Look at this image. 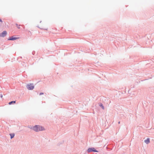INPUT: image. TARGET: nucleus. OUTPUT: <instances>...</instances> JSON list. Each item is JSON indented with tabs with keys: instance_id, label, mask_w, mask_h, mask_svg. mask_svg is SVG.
Here are the masks:
<instances>
[{
	"instance_id": "2",
	"label": "nucleus",
	"mask_w": 154,
	"mask_h": 154,
	"mask_svg": "<svg viewBox=\"0 0 154 154\" xmlns=\"http://www.w3.org/2000/svg\"><path fill=\"white\" fill-rule=\"evenodd\" d=\"M32 129L35 131L38 132L45 130L44 128L39 125H35L32 128Z\"/></svg>"
},
{
	"instance_id": "9",
	"label": "nucleus",
	"mask_w": 154,
	"mask_h": 154,
	"mask_svg": "<svg viewBox=\"0 0 154 154\" xmlns=\"http://www.w3.org/2000/svg\"><path fill=\"white\" fill-rule=\"evenodd\" d=\"M15 103H16V101H11V102H10L9 103V104L11 105V104L12 103H14V104Z\"/></svg>"
},
{
	"instance_id": "12",
	"label": "nucleus",
	"mask_w": 154,
	"mask_h": 154,
	"mask_svg": "<svg viewBox=\"0 0 154 154\" xmlns=\"http://www.w3.org/2000/svg\"><path fill=\"white\" fill-rule=\"evenodd\" d=\"M44 93H40V95H42V94H43Z\"/></svg>"
},
{
	"instance_id": "5",
	"label": "nucleus",
	"mask_w": 154,
	"mask_h": 154,
	"mask_svg": "<svg viewBox=\"0 0 154 154\" xmlns=\"http://www.w3.org/2000/svg\"><path fill=\"white\" fill-rule=\"evenodd\" d=\"M7 34V32L4 31L0 34V36L2 37H4Z\"/></svg>"
},
{
	"instance_id": "6",
	"label": "nucleus",
	"mask_w": 154,
	"mask_h": 154,
	"mask_svg": "<svg viewBox=\"0 0 154 154\" xmlns=\"http://www.w3.org/2000/svg\"><path fill=\"white\" fill-rule=\"evenodd\" d=\"M17 39V38L12 36L11 37H10L8 39V40H16Z\"/></svg>"
},
{
	"instance_id": "14",
	"label": "nucleus",
	"mask_w": 154,
	"mask_h": 154,
	"mask_svg": "<svg viewBox=\"0 0 154 154\" xmlns=\"http://www.w3.org/2000/svg\"><path fill=\"white\" fill-rule=\"evenodd\" d=\"M1 97H2V95H1Z\"/></svg>"
},
{
	"instance_id": "1",
	"label": "nucleus",
	"mask_w": 154,
	"mask_h": 154,
	"mask_svg": "<svg viewBox=\"0 0 154 154\" xmlns=\"http://www.w3.org/2000/svg\"><path fill=\"white\" fill-rule=\"evenodd\" d=\"M39 28L41 29H44L45 30H47L48 28L47 27L46 24L43 22L41 21L40 23L38 25Z\"/></svg>"
},
{
	"instance_id": "3",
	"label": "nucleus",
	"mask_w": 154,
	"mask_h": 154,
	"mask_svg": "<svg viewBox=\"0 0 154 154\" xmlns=\"http://www.w3.org/2000/svg\"><path fill=\"white\" fill-rule=\"evenodd\" d=\"M27 88L29 90H32L34 89V87L32 84H28L27 85Z\"/></svg>"
},
{
	"instance_id": "8",
	"label": "nucleus",
	"mask_w": 154,
	"mask_h": 154,
	"mask_svg": "<svg viewBox=\"0 0 154 154\" xmlns=\"http://www.w3.org/2000/svg\"><path fill=\"white\" fill-rule=\"evenodd\" d=\"M10 134V135L11 136V139H12V138L14 137V134Z\"/></svg>"
},
{
	"instance_id": "10",
	"label": "nucleus",
	"mask_w": 154,
	"mask_h": 154,
	"mask_svg": "<svg viewBox=\"0 0 154 154\" xmlns=\"http://www.w3.org/2000/svg\"><path fill=\"white\" fill-rule=\"evenodd\" d=\"M16 25L17 27V28L18 29H20V25H18L17 24H16Z\"/></svg>"
},
{
	"instance_id": "4",
	"label": "nucleus",
	"mask_w": 154,
	"mask_h": 154,
	"mask_svg": "<svg viewBox=\"0 0 154 154\" xmlns=\"http://www.w3.org/2000/svg\"><path fill=\"white\" fill-rule=\"evenodd\" d=\"M87 151L88 152H98V151L96 150L94 148H89L88 150Z\"/></svg>"
},
{
	"instance_id": "11",
	"label": "nucleus",
	"mask_w": 154,
	"mask_h": 154,
	"mask_svg": "<svg viewBox=\"0 0 154 154\" xmlns=\"http://www.w3.org/2000/svg\"><path fill=\"white\" fill-rule=\"evenodd\" d=\"M100 106L101 107H102V108H103V109H104V107L103 106V105L102 104H101L100 105Z\"/></svg>"
},
{
	"instance_id": "15",
	"label": "nucleus",
	"mask_w": 154,
	"mask_h": 154,
	"mask_svg": "<svg viewBox=\"0 0 154 154\" xmlns=\"http://www.w3.org/2000/svg\"><path fill=\"white\" fill-rule=\"evenodd\" d=\"M120 123V122H119V123Z\"/></svg>"
},
{
	"instance_id": "7",
	"label": "nucleus",
	"mask_w": 154,
	"mask_h": 154,
	"mask_svg": "<svg viewBox=\"0 0 154 154\" xmlns=\"http://www.w3.org/2000/svg\"><path fill=\"white\" fill-rule=\"evenodd\" d=\"M144 141L145 143L146 144L149 143L150 142L149 139V138H147V139L146 140H145Z\"/></svg>"
},
{
	"instance_id": "13",
	"label": "nucleus",
	"mask_w": 154,
	"mask_h": 154,
	"mask_svg": "<svg viewBox=\"0 0 154 154\" xmlns=\"http://www.w3.org/2000/svg\"><path fill=\"white\" fill-rule=\"evenodd\" d=\"M0 22H2V20L1 19H0Z\"/></svg>"
}]
</instances>
